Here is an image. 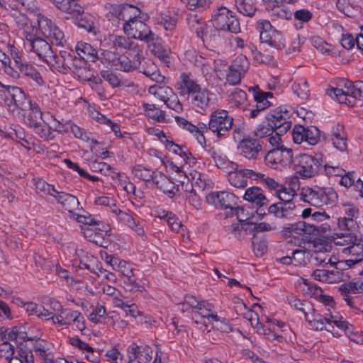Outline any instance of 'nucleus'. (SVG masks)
I'll use <instances>...</instances> for the list:
<instances>
[{
    "label": "nucleus",
    "instance_id": "16",
    "mask_svg": "<svg viewBox=\"0 0 363 363\" xmlns=\"http://www.w3.org/2000/svg\"><path fill=\"white\" fill-rule=\"evenodd\" d=\"M166 168L169 169L171 172L176 173L178 175L177 181L184 184L186 180H191V186L194 184L198 185L202 188L206 185V182L202 180L201 175L197 171L191 172L189 176L187 175V170L185 169V166L182 164L180 166L174 164L173 162L168 160L165 163Z\"/></svg>",
    "mask_w": 363,
    "mask_h": 363
},
{
    "label": "nucleus",
    "instance_id": "21",
    "mask_svg": "<svg viewBox=\"0 0 363 363\" xmlns=\"http://www.w3.org/2000/svg\"><path fill=\"white\" fill-rule=\"evenodd\" d=\"M311 277L319 281L333 284L345 281L350 275L336 267L332 270L317 269L312 272Z\"/></svg>",
    "mask_w": 363,
    "mask_h": 363
},
{
    "label": "nucleus",
    "instance_id": "25",
    "mask_svg": "<svg viewBox=\"0 0 363 363\" xmlns=\"http://www.w3.org/2000/svg\"><path fill=\"white\" fill-rule=\"evenodd\" d=\"M135 6L130 4H113L107 3L104 5L106 11V17L111 21L112 18H116L118 21L123 23L131 14L132 11Z\"/></svg>",
    "mask_w": 363,
    "mask_h": 363
},
{
    "label": "nucleus",
    "instance_id": "53",
    "mask_svg": "<svg viewBox=\"0 0 363 363\" xmlns=\"http://www.w3.org/2000/svg\"><path fill=\"white\" fill-rule=\"evenodd\" d=\"M8 363H34V357L31 351L20 349L16 356L8 359Z\"/></svg>",
    "mask_w": 363,
    "mask_h": 363
},
{
    "label": "nucleus",
    "instance_id": "40",
    "mask_svg": "<svg viewBox=\"0 0 363 363\" xmlns=\"http://www.w3.org/2000/svg\"><path fill=\"white\" fill-rule=\"evenodd\" d=\"M160 218L167 221V225L172 231L180 233L184 238L186 228L174 213L171 212H164V214L161 216Z\"/></svg>",
    "mask_w": 363,
    "mask_h": 363
},
{
    "label": "nucleus",
    "instance_id": "55",
    "mask_svg": "<svg viewBox=\"0 0 363 363\" xmlns=\"http://www.w3.org/2000/svg\"><path fill=\"white\" fill-rule=\"evenodd\" d=\"M254 97L257 107L262 111H264L265 108H269L272 105V103L268 101L269 98L272 97V94L271 92H256Z\"/></svg>",
    "mask_w": 363,
    "mask_h": 363
},
{
    "label": "nucleus",
    "instance_id": "42",
    "mask_svg": "<svg viewBox=\"0 0 363 363\" xmlns=\"http://www.w3.org/2000/svg\"><path fill=\"white\" fill-rule=\"evenodd\" d=\"M196 315L201 316L202 318H206L211 323L213 318H216L213 305L207 301H201L200 305L195 311V316Z\"/></svg>",
    "mask_w": 363,
    "mask_h": 363
},
{
    "label": "nucleus",
    "instance_id": "32",
    "mask_svg": "<svg viewBox=\"0 0 363 363\" xmlns=\"http://www.w3.org/2000/svg\"><path fill=\"white\" fill-rule=\"evenodd\" d=\"M90 169L94 172H99L106 177H111L112 179H121L122 173L117 172L114 168L108 164L94 160L89 163Z\"/></svg>",
    "mask_w": 363,
    "mask_h": 363
},
{
    "label": "nucleus",
    "instance_id": "24",
    "mask_svg": "<svg viewBox=\"0 0 363 363\" xmlns=\"http://www.w3.org/2000/svg\"><path fill=\"white\" fill-rule=\"evenodd\" d=\"M72 60V56L66 51H61L59 55L55 53L52 50V53L48 55L43 61L53 71L61 73H65L67 71L69 62Z\"/></svg>",
    "mask_w": 363,
    "mask_h": 363
},
{
    "label": "nucleus",
    "instance_id": "33",
    "mask_svg": "<svg viewBox=\"0 0 363 363\" xmlns=\"http://www.w3.org/2000/svg\"><path fill=\"white\" fill-rule=\"evenodd\" d=\"M33 350L40 358L45 362H52L54 359L53 345L44 340H38L35 342Z\"/></svg>",
    "mask_w": 363,
    "mask_h": 363
},
{
    "label": "nucleus",
    "instance_id": "38",
    "mask_svg": "<svg viewBox=\"0 0 363 363\" xmlns=\"http://www.w3.org/2000/svg\"><path fill=\"white\" fill-rule=\"evenodd\" d=\"M235 167L234 169L228 172V180L230 185L235 188H245L247 185V181L245 179V173L242 169H238Z\"/></svg>",
    "mask_w": 363,
    "mask_h": 363
},
{
    "label": "nucleus",
    "instance_id": "26",
    "mask_svg": "<svg viewBox=\"0 0 363 363\" xmlns=\"http://www.w3.org/2000/svg\"><path fill=\"white\" fill-rule=\"evenodd\" d=\"M142 41L145 42L150 50L159 58H164L168 55L169 49L164 45L163 40L154 33L150 32Z\"/></svg>",
    "mask_w": 363,
    "mask_h": 363
},
{
    "label": "nucleus",
    "instance_id": "49",
    "mask_svg": "<svg viewBox=\"0 0 363 363\" xmlns=\"http://www.w3.org/2000/svg\"><path fill=\"white\" fill-rule=\"evenodd\" d=\"M238 11L244 16H252L257 9L254 0H235Z\"/></svg>",
    "mask_w": 363,
    "mask_h": 363
},
{
    "label": "nucleus",
    "instance_id": "6",
    "mask_svg": "<svg viewBox=\"0 0 363 363\" xmlns=\"http://www.w3.org/2000/svg\"><path fill=\"white\" fill-rule=\"evenodd\" d=\"M298 196L300 200L315 207H322L325 205H333L337 200V194L331 187H303Z\"/></svg>",
    "mask_w": 363,
    "mask_h": 363
},
{
    "label": "nucleus",
    "instance_id": "3",
    "mask_svg": "<svg viewBox=\"0 0 363 363\" xmlns=\"http://www.w3.org/2000/svg\"><path fill=\"white\" fill-rule=\"evenodd\" d=\"M305 319L315 330H326L334 337H339L340 333L334 329L336 326L345 333L350 332L351 325L345 321L337 311L318 312L312 307L305 314Z\"/></svg>",
    "mask_w": 363,
    "mask_h": 363
},
{
    "label": "nucleus",
    "instance_id": "57",
    "mask_svg": "<svg viewBox=\"0 0 363 363\" xmlns=\"http://www.w3.org/2000/svg\"><path fill=\"white\" fill-rule=\"evenodd\" d=\"M101 76L112 88L120 87L123 84L120 76L115 72L102 71L101 72Z\"/></svg>",
    "mask_w": 363,
    "mask_h": 363
},
{
    "label": "nucleus",
    "instance_id": "18",
    "mask_svg": "<svg viewBox=\"0 0 363 363\" xmlns=\"http://www.w3.org/2000/svg\"><path fill=\"white\" fill-rule=\"evenodd\" d=\"M289 115V107L284 105L270 111L265 116V119L270 124L276 125L275 129L282 128L286 131L291 128V123L288 121Z\"/></svg>",
    "mask_w": 363,
    "mask_h": 363
},
{
    "label": "nucleus",
    "instance_id": "35",
    "mask_svg": "<svg viewBox=\"0 0 363 363\" xmlns=\"http://www.w3.org/2000/svg\"><path fill=\"white\" fill-rule=\"evenodd\" d=\"M75 50L78 56L84 61L95 62L98 59L96 50L89 43L79 42Z\"/></svg>",
    "mask_w": 363,
    "mask_h": 363
},
{
    "label": "nucleus",
    "instance_id": "61",
    "mask_svg": "<svg viewBox=\"0 0 363 363\" xmlns=\"http://www.w3.org/2000/svg\"><path fill=\"white\" fill-rule=\"evenodd\" d=\"M187 8L191 11H202L208 9L211 0H185Z\"/></svg>",
    "mask_w": 363,
    "mask_h": 363
},
{
    "label": "nucleus",
    "instance_id": "29",
    "mask_svg": "<svg viewBox=\"0 0 363 363\" xmlns=\"http://www.w3.org/2000/svg\"><path fill=\"white\" fill-rule=\"evenodd\" d=\"M243 199L259 208L267 206L269 201L265 196L263 190L258 186L247 188L243 195Z\"/></svg>",
    "mask_w": 363,
    "mask_h": 363
},
{
    "label": "nucleus",
    "instance_id": "48",
    "mask_svg": "<svg viewBox=\"0 0 363 363\" xmlns=\"http://www.w3.org/2000/svg\"><path fill=\"white\" fill-rule=\"evenodd\" d=\"M274 124H270L267 120L260 123L254 130V135L257 138L266 139L276 130Z\"/></svg>",
    "mask_w": 363,
    "mask_h": 363
},
{
    "label": "nucleus",
    "instance_id": "23",
    "mask_svg": "<svg viewBox=\"0 0 363 363\" xmlns=\"http://www.w3.org/2000/svg\"><path fill=\"white\" fill-rule=\"evenodd\" d=\"M127 353L129 358L128 363H149L152 359V350L147 345H138L136 343H131L127 348Z\"/></svg>",
    "mask_w": 363,
    "mask_h": 363
},
{
    "label": "nucleus",
    "instance_id": "58",
    "mask_svg": "<svg viewBox=\"0 0 363 363\" xmlns=\"http://www.w3.org/2000/svg\"><path fill=\"white\" fill-rule=\"evenodd\" d=\"M337 236L333 238V242L335 245H341L347 247L352 242L357 241V235L353 233H340L337 234Z\"/></svg>",
    "mask_w": 363,
    "mask_h": 363
},
{
    "label": "nucleus",
    "instance_id": "43",
    "mask_svg": "<svg viewBox=\"0 0 363 363\" xmlns=\"http://www.w3.org/2000/svg\"><path fill=\"white\" fill-rule=\"evenodd\" d=\"M79 267L85 269L92 273H96V270L98 267V259L87 252H83L79 259Z\"/></svg>",
    "mask_w": 363,
    "mask_h": 363
},
{
    "label": "nucleus",
    "instance_id": "39",
    "mask_svg": "<svg viewBox=\"0 0 363 363\" xmlns=\"http://www.w3.org/2000/svg\"><path fill=\"white\" fill-rule=\"evenodd\" d=\"M142 107L144 111V114L147 118L157 122L164 121V111L157 107L155 104L143 103L142 104Z\"/></svg>",
    "mask_w": 363,
    "mask_h": 363
},
{
    "label": "nucleus",
    "instance_id": "34",
    "mask_svg": "<svg viewBox=\"0 0 363 363\" xmlns=\"http://www.w3.org/2000/svg\"><path fill=\"white\" fill-rule=\"evenodd\" d=\"M299 189V181L297 178L291 179L289 183V186H283L282 184L280 186V189H278L276 194L279 199L282 202L291 201L295 195H296V191Z\"/></svg>",
    "mask_w": 363,
    "mask_h": 363
},
{
    "label": "nucleus",
    "instance_id": "54",
    "mask_svg": "<svg viewBox=\"0 0 363 363\" xmlns=\"http://www.w3.org/2000/svg\"><path fill=\"white\" fill-rule=\"evenodd\" d=\"M118 55L115 50H103L98 59L106 67L114 68L115 61H117Z\"/></svg>",
    "mask_w": 363,
    "mask_h": 363
},
{
    "label": "nucleus",
    "instance_id": "12",
    "mask_svg": "<svg viewBox=\"0 0 363 363\" xmlns=\"http://www.w3.org/2000/svg\"><path fill=\"white\" fill-rule=\"evenodd\" d=\"M293 160L291 149L284 146L269 150L264 157L265 163L269 167L280 171L289 167L293 163Z\"/></svg>",
    "mask_w": 363,
    "mask_h": 363
},
{
    "label": "nucleus",
    "instance_id": "4",
    "mask_svg": "<svg viewBox=\"0 0 363 363\" xmlns=\"http://www.w3.org/2000/svg\"><path fill=\"white\" fill-rule=\"evenodd\" d=\"M326 94L333 100L349 106H354L358 101H363V92L358 84L346 79L336 80L335 86L326 89Z\"/></svg>",
    "mask_w": 363,
    "mask_h": 363
},
{
    "label": "nucleus",
    "instance_id": "37",
    "mask_svg": "<svg viewBox=\"0 0 363 363\" xmlns=\"http://www.w3.org/2000/svg\"><path fill=\"white\" fill-rule=\"evenodd\" d=\"M130 57L128 55L119 54L117 61H115L114 69L125 72L135 70L138 67L135 61L138 60L134 59V61H132Z\"/></svg>",
    "mask_w": 363,
    "mask_h": 363
},
{
    "label": "nucleus",
    "instance_id": "30",
    "mask_svg": "<svg viewBox=\"0 0 363 363\" xmlns=\"http://www.w3.org/2000/svg\"><path fill=\"white\" fill-rule=\"evenodd\" d=\"M52 197L69 212V217L74 213V211L79 208V202L77 198L72 194L57 190Z\"/></svg>",
    "mask_w": 363,
    "mask_h": 363
},
{
    "label": "nucleus",
    "instance_id": "51",
    "mask_svg": "<svg viewBox=\"0 0 363 363\" xmlns=\"http://www.w3.org/2000/svg\"><path fill=\"white\" fill-rule=\"evenodd\" d=\"M247 99V94L245 91L235 88L228 95V104L231 107H238Z\"/></svg>",
    "mask_w": 363,
    "mask_h": 363
},
{
    "label": "nucleus",
    "instance_id": "56",
    "mask_svg": "<svg viewBox=\"0 0 363 363\" xmlns=\"http://www.w3.org/2000/svg\"><path fill=\"white\" fill-rule=\"evenodd\" d=\"M305 142L311 145H316L320 140V130L315 126L305 127Z\"/></svg>",
    "mask_w": 363,
    "mask_h": 363
},
{
    "label": "nucleus",
    "instance_id": "20",
    "mask_svg": "<svg viewBox=\"0 0 363 363\" xmlns=\"http://www.w3.org/2000/svg\"><path fill=\"white\" fill-rule=\"evenodd\" d=\"M215 94L206 89H199L191 96V104L197 112L205 111L215 104Z\"/></svg>",
    "mask_w": 363,
    "mask_h": 363
},
{
    "label": "nucleus",
    "instance_id": "47",
    "mask_svg": "<svg viewBox=\"0 0 363 363\" xmlns=\"http://www.w3.org/2000/svg\"><path fill=\"white\" fill-rule=\"evenodd\" d=\"M293 92L300 99H306L309 96V87L304 78L296 79L292 85Z\"/></svg>",
    "mask_w": 363,
    "mask_h": 363
},
{
    "label": "nucleus",
    "instance_id": "31",
    "mask_svg": "<svg viewBox=\"0 0 363 363\" xmlns=\"http://www.w3.org/2000/svg\"><path fill=\"white\" fill-rule=\"evenodd\" d=\"M13 59L21 74L29 77L38 86H43L45 84L43 78L33 65L27 62L19 64L18 61L19 57L18 56L13 57Z\"/></svg>",
    "mask_w": 363,
    "mask_h": 363
},
{
    "label": "nucleus",
    "instance_id": "60",
    "mask_svg": "<svg viewBox=\"0 0 363 363\" xmlns=\"http://www.w3.org/2000/svg\"><path fill=\"white\" fill-rule=\"evenodd\" d=\"M69 218L79 223L81 228L89 225L93 226V224L96 223V221L88 213L84 214H79L74 212V213L71 214Z\"/></svg>",
    "mask_w": 363,
    "mask_h": 363
},
{
    "label": "nucleus",
    "instance_id": "17",
    "mask_svg": "<svg viewBox=\"0 0 363 363\" xmlns=\"http://www.w3.org/2000/svg\"><path fill=\"white\" fill-rule=\"evenodd\" d=\"M29 100L22 89L13 86L6 87L5 103L11 111H14L16 108L27 109Z\"/></svg>",
    "mask_w": 363,
    "mask_h": 363
},
{
    "label": "nucleus",
    "instance_id": "5",
    "mask_svg": "<svg viewBox=\"0 0 363 363\" xmlns=\"http://www.w3.org/2000/svg\"><path fill=\"white\" fill-rule=\"evenodd\" d=\"M52 310L55 312L52 325L56 328H68L74 326L83 332L86 329V320L83 314L77 310L64 308L61 303L52 299L50 301Z\"/></svg>",
    "mask_w": 363,
    "mask_h": 363
},
{
    "label": "nucleus",
    "instance_id": "19",
    "mask_svg": "<svg viewBox=\"0 0 363 363\" xmlns=\"http://www.w3.org/2000/svg\"><path fill=\"white\" fill-rule=\"evenodd\" d=\"M317 230V228L311 224H308L303 221H298L294 223L286 225L282 233L285 237L291 238L294 239L304 240V237L307 238L308 235L313 233Z\"/></svg>",
    "mask_w": 363,
    "mask_h": 363
},
{
    "label": "nucleus",
    "instance_id": "22",
    "mask_svg": "<svg viewBox=\"0 0 363 363\" xmlns=\"http://www.w3.org/2000/svg\"><path fill=\"white\" fill-rule=\"evenodd\" d=\"M339 291L347 304L350 307H353L354 304L352 294L363 293V277L354 279L347 283H343L339 287Z\"/></svg>",
    "mask_w": 363,
    "mask_h": 363
},
{
    "label": "nucleus",
    "instance_id": "52",
    "mask_svg": "<svg viewBox=\"0 0 363 363\" xmlns=\"http://www.w3.org/2000/svg\"><path fill=\"white\" fill-rule=\"evenodd\" d=\"M70 130L75 138L89 143L91 147L93 145L98 143L96 139L91 137L90 133H86L76 124H72L70 125Z\"/></svg>",
    "mask_w": 363,
    "mask_h": 363
},
{
    "label": "nucleus",
    "instance_id": "59",
    "mask_svg": "<svg viewBox=\"0 0 363 363\" xmlns=\"http://www.w3.org/2000/svg\"><path fill=\"white\" fill-rule=\"evenodd\" d=\"M250 62L245 55H240L238 56L230 66L234 69H236L243 75L248 69Z\"/></svg>",
    "mask_w": 363,
    "mask_h": 363
},
{
    "label": "nucleus",
    "instance_id": "8",
    "mask_svg": "<svg viewBox=\"0 0 363 363\" xmlns=\"http://www.w3.org/2000/svg\"><path fill=\"white\" fill-rule=\"evenodd\" d=\"M107 45L118 54L133 56L139 60L143 53V45L130 36L118 34H109L107 37Z\"/></svg>",
    "mask_w": 363,
    "mask_h": 363
},
{
    "label": "nucleus",
    "instance_id": "44",
    "mask_svg": "<svg viewBox=\"0 0 363 363\" xmlns=\"http://www.w3.org/2000/svg\"><path fill=\"white\" fill-rule=\"evenodd\" d=\"M342 252L345 255H351L356 258L362 257L363 260V238L357 236V241L352 242L349 246L344 247Z\"/></svg>",
    "mask_w": 363,
    "mask_h": 363
},
{
    "label": "nucleus",
    "instance_id": "45",
    "mask_svg": "<svg viewBox=\"0 0 363 363\" xmlns=\"http://www.w3.org/2000/svg\"><path fill=\"white\" fill-rule=\"evenodd\" d=\"M155 172L157 171H153L147 167L143 166L142 164H136L132 167V173L133 175L136 178L146 182H152Z\"/></svg>",
    "mask_w": 363,
    "mask_h": 363
},
{
    "label": "nucleus",
    "instance_id": "15",
    "mask_svg": "<svg viewBox=\"0 0 363 363\" xmlns=\"http://www.w3.org/2000/svg\"><path fill=\"white\" fill-rule=\"evenodd\" d=\"M262 150V145L255 138L247 135L237 145L238 153L249 160H256Z\"/></svg>",
    "mask_w": 363,
    "mask_h": 363
},
{
    "label": "nucleus",
    "instance_id": "11",
    "mask_svg": "<svg viewBox=\"0 0 363 363\" xmlns=\"http://www.w3.org/2000/svg\"><path fill=\"white\" fill-rule=\"evenodd\" d=\"M257 29L262 43L267 44L277 50L285 47V40L282 34L276 30L267 20H259L257 23Z\"/></svg>",
    "mask_w": 363,
    "mask_h": 363
},
{
    "label": "nucleus",
    "instance_id": "62",
    "mask_svg": "<svg viewBox=\"0 0 363 363\" xmlns=\"http://www.w3.org/2000/svg\"><path fill=\"white\" fill-rule=\"evenodd\" d=\"M225 80L226 83L230 85L235 86L240 83L242 77L244 76L242 74L233 69L228 66L227 71L225 72Z\"/></svg>",
    "mask_w": 363,
    "mask_h": 363
},
{
    "label": "nucleus",
    "instance_id": "14",
    "mask_svg": "<svg viewBox=\"0 0 363 363\" xmlns=\"http://www.w3.org/2000/svg\"><path fill=\"white\" fill-rule=\"evenodd\" d=\"M238 199L235 194L226 191H211L206 196V201L209 205L230 211L237 204Z\"/></svg>",
    "mask_w": 363,
    "mask_h": 363
},
{
    "label": "nucleus",
    "instance_id": "7",
    "mask_svg": "<svg viewBox=\"0 0 363 363\" xmlns=\"http://www.w3.org/2000/svg\"><path fill=\"white\" fill-rule=\"evenodd\" d=\"M149 19L147 13L135 7L126 21L123 23V30L125 35L131 37L135 40H143L152 31L150 26L145 23Z\"/></svg>",
    "mask_w": 363,
    "mask_h": 363
},
{
    "label": "nucleus",
    "instance_id": "10",
    "mask_svg": "<svg viewBox=\"0 0 363 363\" xmlns=\"http://www.w3.org/2000/svg\"><path fill=\"white\" fill-rule=\"evenodd\" d=\"M214 30L230 31L237 33L240 31V23L235 13L225 6H220L214 11L212 18Z\"/></svg>",
    "mask_w": 363,
    "mask_h": 363
},
{
    "label": "nucleus",
    "instance_id": "1",
    "mask_svg": "<svg viewBox=\"0 0 363 363\" xmlns=\"http://www.w3.org/2000/svg\"><path fill=\"white\" fill-rule=\"evenodd\" d=\"M15 21L25 48L35 53L43 61L52 53V50L43 37L57 46L62 47L67 42L64 32L52 20L40 13L35 14L33 18L19 14Z\"/></svg>",
    "mask_w": 363,
    "mask_h": 363
},
{
    "label": "nucleus",
    "instance_id": "46",
    "mask_svg": "<svg viewBox=\"0 0 363 363\" xmlns=\"http://www.w3.org/2000/svg\"><path fill=\"white\" fill-rule=\"evenodd\" d=\"M108 317L105 306L97 303L88 315V319L93 323L99 324L104 323V320Z\"/></svg>",
    "mask_w": 363,
    "mask_h": 363
},
{
    "label": "nucleus",
    "instance_id": "2",
    "mask_svg": "<svg viewBox=\"0 0 363 363\" xmlns=\"http://www.w3.org/2000/svg\"><path fill=\"white\" fill-rule=\"evenodd\" d=\"M174 120L177 125L190 133L203 148L206 147L204 133H207L208 129L218 138H222L231 129L233 124V118L223 109L216 110L211 114L208 126L201 122L194 125L181 116H175Z\"/></svg>",
    "mask_w": 363,
    "mask_h": 363
},
{
    "label": "nucleus",
    "instance_id": "64",
    "mask_svg": "<svg viewBox=\"0 0 363 363\" xmlns=\"http://www.w3.org/2000/svg\"><path fill=\"white\" fill-rule=\"evenodd\" d=\"M337 228L342 231H351L357 228V223L353 218L340 217L337 222Z\"/></svg>",
    "mask_w": 363,
    "mask_h": 363
},
{
    "label": "nucleus",
    "instance_id": "50",
    "mask_svg": "<svg viewBox=\"0 0 363 363\" xmlns=\"http://www.w3.org/2000/svg\"><path fill=\"white\" fill-rule=\"evenodd\" d=\"M113 270L119 272L121 276L124 278L138 271V269L133 267V264L120 258H118L116 263H115Z\"/></svg>",
    "mask_w": 363,
    "mask_h": 363
},
{
    "label": "nucleus",
    "instance_id": "36",
    "mask_svg": "<svg viewBox=\"0 0 363 363\" xmlns=\"http://www.w3.org/2000/svg\"><path fill=\"white\" fill-rule=\"evenodd\" d=\"M61 11L70 14H79L82 12V7L76 0H50Z\"/></svg>",
    "mask_w": 363,
    "mask_h": 363
},
{
    "label": "nucleus",
    "instance_id": "63",
    "mask_svg": "<svg viewBox=\"0 0 363 363\" xmlns=\"http://www.w3.org/2000/svg\"><path fill=\"white\" fill-rule=\"evenodd\" d=\"M341 211L345 218H353L354 220H356L359 216V208L351 203H343Z\"/></svg>",
    "mask_w": 363,
    "mask_h": 363
},
{
    "label": "nucleus",
    "instance_id": "13",
    "mask_svg": "<svg viewBox=\"0 0 363 363\" xmlns=\"http://www.w3.org/2000/svg\"><path fill=\"white\" fill-rule=\"evenodd\" d=\"M148 91L163 101L169 108L177 113L182 111L183 106L172 88L164 85H153L149 87Z\"/></svg>",
    "mask_w": 363,
    "mask_h": 363
},
{
    "label": "nucleus",
    "instance_id": "41",
    "mask_svg": "<svg viewBox=\"0 0 363 363\" xmlns=\"http://www.w3.org/2000/svg\"><path fill=\"white\" fill-rule=\"evenodd\" d=\"M124 287L129 291H143L146 288V283L135 277V272L125 277Z\"/></svg>",
    "mask_w": 363,
    "mask_h": 363
},
{
    "label": "nucleus",
    "instance_id": "28",
    "mask_svg": "<svg viewBox=\"0 0 363 363\" xmlns=\"http://www.w3.org/2000/svg\"><path fill=\"white\" fill-rule=\"evenodd\" d=\"M194 32L202 40L206 47L214 48L219 40L217 30L208 26L204 21L196 27Z\"/></svg>",
    "mask_w": 363,
    "mask_h": 363
},
{
    "label": "nucleus",
    "instance_id": "9",
    "mask_svg": "<svg viewBox=\"0 0 363 363\" xmlns=\"http://www.w3.org/2000/svg\"><path fill=\"white\" fill-rule=\"evenodd\" d=\"M322 164V155L320 154H298L294 157L292 163L296 174L303 178H309L317 174Z\"/></svg>",
    "mask_w": 363,
    "mask_h": 363
},
{
    "label": "nucleus",
    "instance_id": "27",
    "mask_svg": "<svg viewBox=\"0 0 363 363\" xmlns=\"http://www.w3.org/2000/svg\"><path fill=\"white\" fill-rule=\"evenodd\" d=\"M201 86L194 79L191 74L183 72L179 77V79L177 84V89L180 96L191 95L196 93Z\"/></svg>",
    "mask_w": 363,
    "mask_h": 363
}]
</instances>
